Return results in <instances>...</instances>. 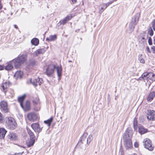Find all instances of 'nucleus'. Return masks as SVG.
<instances>
[{"label": "nucleus", "instance_id": "obj_16", "mask_svg": "<svg viewBox=\"0 0 155 155\" xmlns=\"http://www.w3.org/2000/svg\"><path fill=\"white\" fill-rule=\"evenodd\" d=\"M45 51L44 48L39 49L36 50L34 53L36 56H38L39 54H44Z\"/></svg>", "mask_w": 155, "mask_h": 155}, {"label": "nucleus", "instance_id": "obj_24", "mask_svg": "<svg viewBox=\"0 0 155 155\" xmlns=\"http://www.w3.org/2000/svg\"><path fill=\"white\" fill-rule=\"evenodd\" d=\"M143 142V145H152L151 141L148 138L144 139Z\"/></svg>", "mask_w": 155, "mask_h": 155}, {"label": "nucleus", "instance_id": "obj_57", "mask_svg": "<svg viewBox=\"0 0 155 155\" xmlns=\"http://www.w3.org/2000/svg\"><path fill=\"white\" fill-rule=\"evenodd\" d=\"M134 145H138V143L137 142H135L134 143Z\"/></svg>", "mask_w": 155, "mask_h": 155}, {"label": "nucleus", "instance_id": "obj_21", "mask_svg": "<svg viewBox=\"0 0 155 155\" xmlns=\"http://www.w3.org/2000/svg\"><path fill=\"white\" fill-rule=\"evenodd\" d=\"M23 74V73L22 71H17L15 73L14 76L17 79L21 78Z\"/></svg>", "mask_w": 155, "mask_h": 155}, {"label": "nucleus", "instance_id": "obj_9", "mask_svg": "<svg viewBox=\"0 0 155 155\" xmlns=\"http://www.w3.org/2000/svg\"><path fill=\"white\" fill-rule=\"evenodd\" d=\"M37 80H38V84L39 85H41L43 83L42 79L41 78H40L39 77H37L36 78H31L30 80V82L35 87L37 86V84H36Z\"/></svg>", "mask_w": 155, "mask_h": 155}, {"label": "nucleus", "instance_id": "obj_20", "mask_svg": "<svg viewBox=\"0 0 155 155\" xmlns=\"http://www.w3.org/2000/svg\"><path fill=\"white\" fill-rule=\"evenodd\" d=\"M155 96V92L152 91L150 92L147 97V100L148 101H151L152 100Z\"/></svg>", "mask_w": 155, "mask_h": 155}, {"label": "nucleus", "instance_id": "obj_17", "mask_svg": "<svg viewBox=\"0 0 155 155\" xmlns=\"http://www.w3.org/2000/svg\"><path fill=\"white\" fill-rule=\"evenodd\" d=\"M148 132V130L142 126H140L138 127V132L141 134H143Z\"/></svg>", "mask_w": 155, "mask_h": 155}, {"label": "nucleus", "instance_id": "obj_5", "mask_svg": "<svg viewBox=\"0 0 155 155\" xmlns=\"http://www.w3.org/2000/svg\"><path fill=\"white\" fill-rule=\"evenodd\" d=\"M27 131L29 135L30 140L27 145H33L35 140V136L33 132L28 128H27Z\"/></svg>", "mask_w": 155, "mask_h": 155}, {"label": "nucleus", "instance_id": "obj_22", "mask_svg": "<svg viewBox=\"0 0 155 155\" xmlns=\"http://www.w3.org/2000/svg\"><path fill=\"white\" fill-rule=\"evenodd\" d=\"M57 38V35H50L49 38H46V41H52L56 40Z\"/></svg>", "mask_w": 155, "mask_h": 155}, {"label": "nucleus", "instance_id": "obj_3", "mask_svg": "<svg viewBox=\"0 0 155 155\" xmlns=\"http://www.w3.org/2000/svg\"><path fill=\"white\" fill-rule=\"evenodd\" d=\"M6 125L9 129L13 130L17 127V124L15 119L13 117H9L7 118Z\"/></svg>", "mask_w": 155, "mask_h": 155}, {"label": "nucleus", "instance_id": "obj_35", "mask_svg": "<svg viewBox=\"0 0 155 155\" xmlns=\"http://www.w3.org/2000/svg\"><path fill=\"white\" fill-rule=\"evenodd\" d=\"M67 21H68L66 19L64 18L63 20L60 21H59V23H60L61 25H64L67 23Z\"/></svg>", "mask_w": 155, "mask_h": 155}, {"label": "nucleus", "instance_id": "obj_33", "mask_svg": "<svg viewBox=\"0 0 155 155\" xmlns=\"http://www.w3.org/2000/svg\"><path fill=\"white\" fill-rule=\"evenodd\" d=\"M33 102L35 105H37L39 103V99L38 97H36L35 99L33 101Z\"/></svg>", "mask_w": 155, "mask_h": 155}, {"label": "nucleus", "instance_id": "obj_12", "mask_svg": "<svg viewBox=\"0 0 155 155\" xmlns=\"http://www.w3.org/2000/svg\"><path fill=\"white\" fill-rule=\"evenodd\" d=\"M140 16V13L139 12L137 13L134 16V17L132 18V20L130 23L135 25H136L139 21Z\"/></svg>", "mask_w": 155, "mask_h": 155}, {"label": "nucleus", "instance_id": "obj_56", "mask_svg": "<svg viewBox=\"0 0 155 155\" xmlns=\"http://www.w3.org/2000/svg\"><path fill=\"white\" fill-rule=\"evenodd\" d=\"M14 27L15 28H16V29H18V27L16 25H14Z\"/></svg>", "mask_w": 155, "mask_h": 155}, {"label": "nucleus", "instance_id": "obj_53", "mask_svg": "<svg viewBox=\"0 0 155 155\" xmlns=\"http://www.w3.org/2000/svg\"><path fill=\"white\" fill-rule=\"evenodd\" d=\"M73 4L75 3L77 1V0H71Z\"/></svg>", "mask_w": 155, "mask_h": 155}, {"label": "nucleus", "instance_id": "obj_55", "mask_svg": "<svg viewBox=\"0 0 155 155\" xmlns=\"http://www.w3.org/2000/svg\"><path fill=\"white\" fill-rule=\"evenodd\" d=\"M100 5L102 7H103V8H104L105 9L107 8L105 6H104V3L101 4Z\"/></svg>", "mask_w": 155, "mask_h": 155}, {"label": "nucleus", "instance_id": "obj_59", "mask_svg": "<svg viewBox=\"0 0 155 155\" xmlns=\"http://www.w3.org/2000/svg\"><path fill=\"white\" fill-rule=\"evenodd\" d=\"M37 82L36 84H37V85L38 84V80H37Z\"/></svg>", "mask_w": 155, "mask_h": 155}, {"label": "nucleus", "instance_id": "obj_1", "mask_svg": "<svg viewBox=\"0 0 155 155\" xmlns=\"http://www.w3.org/2000/svg\"><path fill=\"white\" fill-rule=\"evenodd\" d=\"M134 131L131 127H128L126 130L123 135V139L124 145H132L131 138Z\"/></svg>", "mask_w": 155, "mask_h": 155}, {"label": "nucleus", "instance_id": "obj_11", "mask_svg": "<svg viewBox=\"0 0 155 155\" xmlns=\"http://www.w3.org/2000/svg\"><path fill=\"white\" fill-rule=\"evenodd\" d=\"M31 126L35 132L39 133L42 131V127H40L38 123H33L31 125Z\"/></svg>", "mask_w": 155, "mask_h": 155}, {"label": "nucleus", "instance_id": "obj_19", "mask_svg": "<svg viewBox=\"0 0 155 155\" xmlns=\"http://www.w3.org/2000/svg\"><path fill=\"white\" fill-rule=\"evenodd\" d=\"M55 69L57 70V74L58 77V79L59 80L60 79V77L61 76L62 68L61 67L56 66Z\"/></svg>", "mask_w": 155, "mask_h": 155}, {"label": "nucleus", "instance_id": "obj_54", "mask_svg": "<svg viewBox=\"0 0 155 155\" xmlns=\"http://www.w3.org/2000/svg\"><path fill=\"white\" fill-rule=\"evenodd\" d=\"M117 0H113V1L112 2H108L109 5L111 4L113 2H114V1H116Z\"/></svg>", "mask_w": 155, "mask_h": 155}, {"label": "nucleus", "instance_id": "obj_36", "mask_svg": "<svg viewBox=\"0 0 155 155\" xmlns=\"http://www.w3.org/2000/svg\"><path fill=\"white\" fill-rule=\"evenodd\" d=\"M154 146H144V147L150 151H152L153 150Z\"/></svg>", "mask_w": 155, "mask_h": 155}, {"label": "nucleus", "instance_id": "obj_63", "mask_svg": "<svg viewBox=\"0 0 155 155\" xmlns=\"http://www.w3.org/2000/svg\"><path fill=\"white\" fill-rule=\"evenodd\" d=\"M138 146H135V147H138Z\"/></svg>", "mask_w": 155, "mask_h": 155}, {"label": "nucleus", "instance_id": "obj_29", "mask_svg": "<svg viewBox=\"0 0 155 155\" xmlns=\"http://www.w3.org/2000/svg\"><path fill=\"white\" fill-rule=\"evenodd\" d=\"M133 127L134 130H135L136 129H137V118L135 117L133 120Z\"/></svg>", "mask_w": 155, "mask_h": 155}, {"label": "nucleus", "instance_id": "obj_42", "mask_svg": "<svg viewBox=\"0 0 155 155\" xmlns=\"http://www.w3.org/2000/svg\"><path fill=\"white\" fill-rule=\"evenodd\" d=\"M145 74H142L141 75V77H140L139 79L138 80L140 81H144L143 80V77H145Z\"/></svg>", "mask_w": 155, "mask_h": 155}, {"label": "nucleus", "instance_id": "obj_60", "mask_svg": "<svg viewBox=\"0 0 155 155\" xmlns=\"http://www.w3.org/2000/svg\"><path fill=\"white\" fill-rule=\"evenodd\" d=\"M142 40H145V38L144 37H142Z\"/></svg>", "mask_w": 155, "mask_h": 155}, {"label": "nucleus", "instance_id": "obj_43", "mask_svg": "<svg viewBox=\"0 0 155 155\" xmlns=\"http://www.w3.org/2000/svg\"><path fill=\"white\" fill-rule=\"evenodd\" d=\"M105 9L103 7L101 6V8L99 9V13L100 14H101Z\"/></svg>", "mask_w": 155, "mask_h": 155}, {"label": "nucleus", "instance_id": "obj_14", "mask_svg": "<svg viewBox=\"0 0 155 155\" xmlns=\"http://www.w3.org/2000/svg\"><path fill=\"white\" fill-rule=\"evenodd\" d=\"M21 107L25 111L29 110L30 109V103L29 101H27L25 105H24L23 103L21 105Z\"/></svg>", "mask_w": 155, "mask_h": 155}, {"label": "nucleus", "instance_id": "obj_15", "mask_svg": "<svg viewBox=\"0 0 155 155\" xmlns=\"http://www.w3.org/2000/svg\"><path fill=\"white\" fill-rule=\"evenodd\" d=\"M8 138L11 140L14 141L17 139V136L16 134L12 132H10L7 136Z\"/></svg>", "mask_w": 155, "mask_h": 155}, {"label": "nucleus", "instance_id": "obj_23", "mask_svg": "<svg viewBox=\"0 0 155 155\" xmlns=\"http://www.w3.org/2000/svg\"><path fill=\"white\" fill-rule=\"evenodd\" d=\"M19 151H21V152L18 153H15L14 154H11V155H22L24 153V150L26 148L25 147L23 146H19Z\"/></svg>", "mask_w": 155, "mask_h": 155}, {"label": "nucleus", "instance_id": "obj_46", "mask_svg": "<svg viewBox=\"0 0 155 155\" xmlns=\"http://www.w3.org/2000/svg\"><path fill=\"white\" fill-rule=\"evenodd\" d=\"M151 49L153 54H155V46H153L151 47Z\"/></svg>", "mask_w": 155, "mask_h": 155}, {"label": "nucleus", "instance_id": "obj_41", "mask_svg": "<svg viewBox=\"0 0 155 155\" xmlns=\"http://www.w3.org/2000/svg\"><path fill=\"white\" fill-rule=\"evenodd\" d=\"M3 117L2 114L0 112V123H2L3 122Z\"/></svg>", "mask_w": 155, "mask_h": 155}, {"label": "nucleus", "instance_id": "obj_47", "mask_svg": "<svg viewBox=\"0 0 155 155\" xmlns=\"http://www.w3.org/2000/svg\"><path fill=\"white\" fill-rule=\"evenodd\" d=\"M4 68V66L0 65V71L3 70Z\"/></svg>", "mask_w": 155, "mask_h": 155}, {"label": "nucleus", "instance_id": "obj_45", "mask_svg": "<svg viewBox=\"0 0 155 155\" xmlns=\"http://www.w3.org/2000/svg\"><path fill=\"white\" fill-rule=\"evenodd\" d=\"M148 42L149 44L151 45L152 44V41L151 38L149 37L148 38Z\"/></svg>", "mask_w": 155, "mask_h": 155}, {"label": "nucleus", "instance_id": "obj_10", "mask_svg": "<svg viewBox=\"0 0 155 155\" xmlns=\"http://www.w3.org/2000/svg\"><path fill=\"white\" fill-rule=\"evenodd\" d=\"M10 82H6L1 84L0 87V89L5 94L8 91V89L10 85Z\"/></svg>", "mask_w": 155, "mask_h": 155}, {"label": "nucleus", "instance_id": "obj_18", "mask_svg": "<svg viewBox=\"0 0 155 155\" xmlns=\"http://www.w3.org/2000/svg\"><path fill=\"white\" fill-rule=\"evenodd\" d=\"M7 131L4 128H0V139L4 138Z\"/></svg>", "mask_w": 155, "mask_h": 155}, {"label": "nucleus", "instance_id": "obj_25", "mask_svg": "<svg viewBox=\"0 0 155 155\" xmlns=\"http://www.w3.org/2000/svg\"><path fill=\"white\" fill-rule=\"evenodd\" d=\"M29 63L30 66H34L38 65V62L35 59H31L29 61Z\"/></svg>", "mask_w": 155, "mask_h": 155}, {"label": "nucleus", "instance_id": "obj_49", "mask_svg": "<svg viewBox=\"0 0 155 155\" xmlns=\"http://www.w3.org/2000/svg\"><path fill=\"white\" fill-rule=\"evenodd\" d=\"M146 51L149 53H151V51L150 50L148 46H147L146 48Z\"/></svg>", "mask_w": 155, "mask_h": 155}, {"label": "nucleus", "instance_id": "obj_26", "mask_svg": "<svg viewBox=\"0 0 155 155\" xmlns=\"http://www.w3.org/2000/svg\"><path fill=\"white\" fill-rule=\"evenodd\" d=\"M26 94H24L22 96L19 97L18 98V101L20 103V106L24 102V101L25 98Z\"/></svg>", "mask_w": 155, "mask_h": 155}, {"label": "nucleus", "instance_id": "obj_39", "mask_svg": "<svg viewBox=\"0 0 155 155\" xmlns=\"http://www.w3.org/2000/svg\"><path fill=\"white\" fill-rule=\"evenodd\" d=\"M72 18V16L71 15H68L64 18L66 19L67 21H68L70 20Z\"/></svg>", "mask_w": 155, "mask_h": 155}, {"label": "nucleus", "instance_id": "obj_13", "mask_svg": "<svg viewBox=\"0 0 155 155\" xmlns=\"http://www.w3.org/2000/svg\"><path fill=\"white\" fill-rule=\"evenodd\" d=\"M1 109L5 113H7L8 111L7 104L6 102L4 101H2L0 104Z\"/></svg>", "mask_w": 155, "mask_h": 155}, {"label": "nucleus", "instance_id": "obj_48", "mask_svg": "<svg viewBox=\"0 0 155 155\" xmlns=\"http://www.w3.org/2000/svg\"><path fill=\"white\" fill-rule=\"evenodd\" d=\"M125 148L127 149H131L132 148V146H125Z\"/></svg>", "mask_w": 155, "mask_h": 155}, {"label": "nucleus", "instance_id": "obj_34", "mask_svg": "<svg viewBox=\"0 0 155 155\" xmlns=\"http://www.w3.org/2000/svg\"><path fill=\"white\" fill-rule=\"evenodd\" d=\"M147 76H148L147 78H149V80H152V77L153 75V73L152 72H147Z\"/></svg>", "mask_w": 155, "mask_h": 155}, {"label": "nucleus", "instance_id": "obj_51", "mask_svg": "<svg viewBox=\"0 0 155 155\" xmlns=\"http://www.w3.org/2000/svg\"><path fill=\"white\" fill-rule=\"evenodd\" d=\"M152 81H155V74H153V75L152 77Z\"/></svg>", "mask_w": 155, "mask_h": 155}, {"label": "nucleus", "instance_id": "obj_32", "mask_svg": "<svg viewBox=\"0 0 155 155\" xmlns=\"http://www.w3.org/2000/svg\"><path fill=\"white\" fill-rule=\"evenodd\" d=\"M92 136L91 135H89L87 138L86 139L87 144L89 145L90 144V142L92 140Z\"/></svg>", "mask_w": 155, "mask_h": 155}, {"label": "nucleus", "instance_id": "obj_30", "mask_svg": "<svg viewBox=\"0 0 155 155\" xmlns=\"http://www.w3.org/2000/svg\"><path fill=\"white\" fill-rule=\"evenodd\" d=\"M5 69L7 70H10L12 69L13 68V65L11 63L10 64H8L5 67Z\"/></svg>", "mask_w": 155, "mask_h": 155}, {"label": "nucleus", "instance_id": "obj_44", "mask_svg": "<svg viewBox=\"0 0 155 155\" xmlns=\"http://www.w3.org/2000/svg\"><path fill=\"white\" fill-rule=\"evenodd\" d=\"M139 60L140 61V62L142 63H144L145 62L144 60L141 57L139 58Z\"/></svg>", "mask_w": 155, "mask_h": 155}, {"label": "nucleus", "instance_id": "obj_6", "mask_svg": "<svg viewBox=\"0 0 155 155\" xmlns=\"http://www.w3.org/2000/svg\"><path fill=\"white\" fill-rule=\"evenodd\" d=\"M147 117L149 120L152 121L154 120L155 119V111L153 110H147Z\"/></svg>", "mask_w": 155, "mask_h": 155}, {"label": "nucleus", "instance_id": "obj_61", "mask_svg": "<svg viewBox=\"0 0 155 155\" xmlns=\"http://www.w3.org/2000/svg\"><path fill=\"white\" fill-rule=\"evenodd\" d=\"M131 155H137V154H136V153H134V154H131Z\"/></svg>", "mask_w": 155, "mask_h": 155}, {"label": "nucleus", "instance_id": "obj_64", "mask_svg": "<svg viewBox=\"0 0 155 155\" xmlns=\"http://www.w3.org/2000/svg\"><path fill=\"white\" fill-rule=\"evenodd\" d=\"M31 146H28V147H30Z\"/></svg>", "mask_w": 155, "mask_h": 155}, {"label": "nucleus", "instance_id": "obj_7", "mask_svg": "<svg viewBox=\"0 0 155 155\" xmlns=\"http://www.w3.org/2000/svg\"><path fill=\"white\" fill-rule=\"evenodd\" d=\"M87 135V133H84L83 135L80 138L76 145H81L82 144L85 145L87 144L86 137Z\"/></svg>", "mask_w": 155, "mask_h": 155}, {"label": "nucleus", "instance_id": "obj_37", "mask_svg": "<svg viewBox=\"0 0 155 155\" xmlns=\"http://www.w3.org/2000/svg\"><path fill=\"white\" fill-rule=\"evenodd\" d=\"M143 74H145V77H143V80L144 82H146V81H147V82L149 80V78H147L148 76L147 75V72H144Z\"/></svg>", "mask_w": 155, "mask_h": 155}, {"label": "nucleus", "instance_id": "obj_52", "mask_svg": "<svg viewBox=\"0 0 155 155\" xmlns=\"http://www.w3.org/2000/svg\"><path fill=\"white\" fill-rule=\"evenodd\" d=\"M1 0H0V9L1 10L3 8V6L1 3Z\"/></svg>", "mask_w": 155, "mask_h": 155}, {"label": "nucleus", "instance_id": "obj_8", "mask_svg": "<svg viewBox=\"0 0 155 155\" xmlns=\"http://www.w3.org/2000/svg\"><path fill=\"white\" fill-rule=\"evenodd\" d=\"M27 117L29 121H34L38 120V114L34 112H31L27 115Z\"/></svg>", "mask_w": 155, "mask_h": 155}, {"label": "nucleus", "instance_id": "obj_50", "mask_svg": "<svg viewBox=\"0 0 155 155\" xmlns=\"http://www.w3.org/2000/svg\"><path fill=\"white\" fill-rule=\"evenodd\" d=\"M109 5H109L108 3H104V6H105L106 8H107Z\"/></svg>", "mask_w": 155, "mask_h": 155}, {"label": "nucleus", "instance_id": "obj_28", "mask_svg": "<svg viewBox=\"0 0 155 155\" xmlns=\"http://www.w3.org/2000/svg\"><path fill=\"white\" fill-rule=\"evenodd\" d=\"M53 120V117H51L47 120H45L44 121V122L46 124H47L48 127H49L51 125V124Z\"/></svg>", "mask_w": 155, "mask_h": 155}, {"label": "nucleus", "instance_id": "obj_62", "mask_svg": "<svg viewBox=\"0 0 155 155\" xmlns=\"http://www.w3.org/2000/svg\"><path fill=\"white\" fill-rule=\"evenodd\" d=\"M68 62H72V61H68Z\"/></svg>", "mask_w": 155, "mask_h": 155}, {"label": "nucleus", "instance_id": "obj_58", "mask_svg": "<svg viewBox=\"0 0 155 155\" xmlns=\"http://www.w3.org/2000/svg\"><path fill=\"white\" fill-rule=\"evenodd\" d=\"M153 44L155 45V37H154Z\"/></svg>", "mask_w": 155, "mask_h": 155}, {"label": "nucleus", "instance_id": "obj_2", "mask_svg": "<svg viewBox=\"0 0 155 155\" xmlns=\"http://www.w3.org/2000/svg\"><path fill=\"white\" fill-rule=\"evenodd\" d=\"M27 60V55L25 54H22L19 56L11 62V63L16 68H19Z\"/></svg>", "mask_w": 155, "mask_h": 155}, {"label": "nucleus", "instance_id": "obj_27", "mask_svg": "<svg viewBox=\"0 0 155 155\" xmlns=\"http://www.w3.org/2000/svg\"><path fill=\"white\" fill-rule=\"evenodd\" d=\"M31 42L32 45L37 46L39 44V40L38 38H34L31 40Z\"/></svg>", "mask_w": 155, "mask_h": 155}, {"label": "nucleus", "instance_id": "obj_4", "mask_svg": "<svg viewBox=\"0 0 155 155\" xmlns=\"http://www.w3.org/2000/svg\"><path fill=\"white\" fill-rule=\"evenodd\" d=\"M56 65L53 64H51L48 65L45 73L49 77L51 76L53 74L55 69Z\"/></svg>", "mask_w": 155, "mask_h": 155}, {"label": "nucleus", "instance_id": "obj_31", "mask_svg": "<svg viewBox=\"0 0 155 155\" xmlns=\"http://www.w3.org/2000/svg\"><path fill=\"white\" fill-rule=\"evenodd\" d=\"M135 26V25L132 24L131 23H130V24L129 26V28L130 29V33H131L132 32L134 31Z\"/></svg>", "mask_w": 155, "mask_h": 155}, {"label": "nucleus", "instance_id": "obj_40", "mask_svg": "<svg viewBox=\"0 0 155 155\" xmlns=\"http://www.w3.org/2000/svg\"><path fill=\"white\" fill-rule=\"evenodd\" d=\"M152 27L153 30H155V19H154L152 22Z\"/></svg>", "mask_w": 155, "mask_h": 155}, {"label": "nucleus", "instance_id": "obj_38", "mask_svg": "<svg viewBox=\"0 0 155 155\" xmlns=\"http://www.w3.org/2000/svg\"><path fill=\"white\" fill-rule=\"evenodd\" d=\"M148 32L150 36H152L153 35V32L151 27L149 28Z\"/></svg>", "mask_w": 155, "mask_h": 155}]
</instances>
